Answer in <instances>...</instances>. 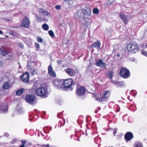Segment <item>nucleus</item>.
I'll return each mask as SVG.
<instances>
[{"label":"nucleus","mask_w":147,"mask_h":147,"mask_svg":"<svg viewBox=\"0 0 147 147\" xmlns=\"http://www.w3.org/2000/svg\"><path fill=\"white\" fill-rule=\"evenodd\" d=\"M61 113H59L58 114V115H57L58 117V118H60V115H61Z\"/></svg>","instance_id":"c03bdc74"},{"label":"nucleus","mask_w":147,"mask_h":147,"mask_svg":"<svg viewBox=\"0 0 147 147\" xmlns=\"http://www.w3.org/2000/svg\"><path fill=\"white\" fill-rule=\"evenodd\" d=\"M93 12L94 14H98L99 12V10L97 8H94L93 9Z\"/></svg>","instance_id":"cd10ccee"},{"label":"nucleus","mask_w":147,"mask_h":147,"mask_svg":"<svg viewBox=\"0 0 147 147\" xmlns=\"http://www.w3.org/2000/svg\"><path fill=\"white\" fill-rule=\"evenodd\" d=\"M11 86V84L9 81L5 82L2 85V88L4 90H6L10 88Z\"/></svg>","instance_id":"2eb2a0df"},{"label":"nucleus","mask_w":147,"mask_h":147,"mask_svg":"<svg viewBox=\"0 0 147 147\" xmlns=\"http://www.w3.org/2000/svg\"><path fill=\"white\" fill-rule=\"evenodd\" d=\"M127 49L129 53L132 54L136 53L139 50V47L136 43L132 42L128 44Z\"/></svg>","instance_id":"f03ea898"},{"label":"nucleus","mask_w":147,"mask_h":147,"mask_svg":"<svg viewBox=\"0 0 147 147\" xmlns=\"http://www.w3.org/2000/svg\"><path fill=\"white\" fill-rule=\"evenodd\" d=\"M129 96L128 97V98L129 99V100H130V101H131V100L129 99Z\"/></svg>","instance_id":"6e6d98bb"},{"label":"nucleus","mask_w":147,"mask_h":147,"mask_svg":"<svg viewBox=\"0 0 147 147\" xmlns=\"http://www.w3.org/2000/svg\"><path fill=\"white\" fill-rule=\"evenodd\" d=\"M107 75L111 79L113 77V72L109 71L107 73Z\"/></svg>","instance_id":"a878e982"},{"label":"nucleus","mask_w":147,"mask_h":147,"mask_svg":"<svg viewBox=\"0 0 147 147\" xmlns=\"http://www.w3.org/2000/svg\"><path fill=\"white\" fill-rule=\"evenodd\" d=\"M42 27L43 29L45 30H47L49 29V26L48 25L46 24H43L42 25Z\"/></svg>","instance_id":"393cba45"},{"label":"nucleus","mask_w":147,"mask_h":147,"mask_svg":"<svg viewBox=\"0 0 147 147\" xmlns=\"http://www.w3.org/2000/svg\"><path fill=\"white\" fill-rule=\"evenodd\" d=\"M8 108L7 105V104H4V105L0 106V112L2 113H5L7 112Z\"/></svg>","instance_id":"a211bd4d"},{"label":"nucleus","mask_w":147,"mask_h":147,"mask_svg":"<svg viewBox=\"0 0 147 147\" xmlns=\"http://www.w3.org/2000/svg\"><path fill=\"white\" fill-rule=\"evenodd\" d=\"M66 74L70 76L74 77L77 73V71L72 68H68L64 70Z\"/></svg>","instance_id":"9d476101"},{"label":"nucleus","mask_w":147,"mask_h":147,"mask_svg":"<svg viewBox=\"0 0 147 147\" xmlns=\"http://www.w3.org/2000/svg\"><path fill=\"white\" fill-rule=\"evenodd\" d=\"M25 145L22 144L19 147H24Z\"/></svg>","instance_id":"49530a36"},{"label":"nucleus","mask_w":147,"mask_h":147,"mask_svg":"<svg viewBox=\"0 0 147 147\" xmlns=\"http://www.w3.org/2000/svg\"><path fill=\"white\" fill-rule=\"evenodd\" d=\"M67 1H68V5H70V4H69V3L71 2V0H65L64 1V2H66Z\"/></svg>","instance_id":"ea45409f"},{"label":"nucleus","mask_w":147,"mask_h":147,"mask_svg":"<svg viewBox=\"0 0 147 147\" xmlns=\"http://www.w3.org/2000/svg\"><path fill=\"white\" fill-rule=\"evenodd\" d=\"M117 56L118 57H119V54H117Z\"/></svg>","instance_id":"4d7b16f0"},{"label":"nucleus","mask_w":147,"mask_h":147,"mask_svg":"<svg viewBox=\"0 0 147 147\" xmlns=\"http://www.w3.org/2000/svg\"><path fill=\"white\" fill-rule=\"evenodd\" d=\"M38 11L40 16L37 15H35V16L37 18L36 20L39 22H40L44 20L43 17L49 16V14L48 11L42 9H39Z\"/></svg>","instance_id":"7ed1b4c3"},{"label":"nucleus","mask_w":147,"mask_h":147,"mask_svg":"<svg viewBox=\"0 0 147 147\" xmlns=\"http://www.w3.org/2000/svg\"><path fill=\"white\" fill-rule=\"evenodd\" d=\"M117 130L118 129L117 128H115L114 129L113 134L114 135V136L117 133Z\"/></svg>","instance_id":"c9c22d12"},{"label":"nucleus","mask_w":147,"mask_h":147,"mask_svg":"<svg viewBox=\"0 0 147 147\" xmlns=\"http://www.w3.org/2000/svg\"><path fill=\"white\" fill-rule=\"evenodd\" d=\"M26 100L27 102L32 105H34L36 103L35 97L32 94L26 95Z\"/></svg>","instance_id":"6e6552de"},{"label":"nucleus","mask_w":147,"mask_h":147,"mask_svg":"<svg viewBox=\"0 0 147 147\" xmlns=\"http://www.w3.org/2000/svg\"><path fill=\"white\" fill-rule=\"evenodd\" d=\"M38 84L36 83L35 82V83L34 85H33L32 88L33 89H35V90L37 89L36 88L38 87Z\"/></svg>","instance_id":"7c9ffc66"},{"label":"nucleus","mask_w":147,"mask_h":147,"mask_svg":"<svg viewBox=\"0 0 147 147\" xmlns=\"http://www.w3.org/2000/svg\"><path fill=\"white\" fill-rule=\"evenodd\" d=\"M43 129L44 132L46 134L48 133L49 132V131L48 130V127H44Z\"/></svg>","instance_id":"bb28decb"},{"label":"nucleus","mask_w":147,"mask_h":147,"mask_svg":"<svg viewBox=\"0 0 147 147\" xmlns=\"http://www.w3.org/2000/svg\"><path fill=\"white\" fill-rule=\"evenodd\" d=\"M65 119H64V120H63L64 123H63V125H62V126H63V125L65 123Z\"/></svg>","instance_id":"3c124183"},{"label":"nucleus","mask_w":147,"mask_h":147,"mask_svg":"<svg viewBox=\"0 0 147 147\" xmlns=\"http://www.w3.org/2000/svg\"><path fill=\"white\" fill-rule=\"evenodd\" d=\"M101 109V108L100 107H99L98 108V110H100Z\"/></svg>","instance_id":"603ef678"},{"label":"nucleus","mask_w":147,"mask_h":147,"mask_svg":"<svg viewBox=\"0 0 147 147\" xmlns=\"http://www.w3.org/2000/svg\"><path fill=\"white\" fill-rule=\"evenodd\" d=\"M48 74L51 76L54 77L56 76V74L53 71V68L51 64L49 65L48 67Z\"/></svg>","instance_id":"f3484780"},{"label":"nucleus","mask_w":147,"mask_h":147,"mask_svg":"<svg viewBox=\"0 0 147 147\" xmlns=\"http://www.w3.org/2000/svg\"><path fill=\"white\" fill-rule=\"evenodd\" d=\"M119 16L123 22L125 24H127L128 22V18L129 16L125 15L122 13H120L119 14Z\"/></svg>","instance_id":"f8f14e48"},{"label":"nucleus","mask_w":147,"mask_h":147,"mask_svg":"<svg viewBox=\"0 0 147 147\" xmlns=\"http://www.w3.org/2000/svg\"><path fill=\"white\" fill-rule=\"evenodd\" d=\"M2 64V61H0V66L1 65V64Z\"/></svg>","instance_id":"8fccbe9b"},{"label":"nucleus","mask_w":147,"mask_h":147,"mask_svg":"<svg viewBox=\"0 0 147 147\" xmlns=\"http://www.w3.org/2000/svg\"><path fill=\"white\" fill-rule=\"evenodd\" d=\"M116 86L118 87L123 86H125V83L122 81L117 82L115 83Z\"/></svg>","instance_id":"4be33fe9"},{"label":"nucleus","mask_w":147,"mask_h":147,"mask_svg":"<svg viewBox=\"0 0 147 147\" xmlns=\"http://www.w3.org/2000/svg\"><path fill=\"white\" fill-rule=\"evenodd\" d=\"M119 74L121 77L124 78H127L130 76L129 70L124 67L122 68L121 69Z\"/></svg>","instance_id":"0eeeda50"},{"label":"nucleus","mask_w":147,"mask_h":147,"mask_svg":"<svg viewBox=\"0 0 147 147\" xmlns=\"http://www.w3.org/2000/svg\"><path fill=\"white\" fill-rule=\"evenodd\" d=\"M30 24V20L27 17H25L22 20L21 26L26 28H28Z\"/></svg>","instance_id":"9b49d317"},{"label":"nucleus","mask_w":147,"mask_h":147,"mask_svg":"<svg viewBox=\"0 0 147 147\" xmlns=\"http://www.w3.org/2000/svg\"><path fill=\"white\" fill-rule=\"evenodd\" d=\"M136 93L137 92L136 91L134 90H132L130 92V94L134 96L136 95Z\"/></svg>","instance_id":"c85d7f7f"},{"label":"nucleus","mask_w":147,"mask_h":147,"mask_svg":"<svg viewBox=\"0 0 147 147\" xmlns=\"http://www.w3.org/2000/svg\"><path fill=\"white\" fill-rule=\"evenodd\" d=\"M22 144L25 145L26 143V141L25 140H22Z\"/></svg>","instance_id":"4c0bfd02"},{"label":"nucleus","mask_w":147,"mask_h":147,"mask_svg":"<svg viewBox=\"0 0 147 147\" xmlns=\"http://www.w3.org/2000/svg\"><path fill=\"white\" fill-rule=\"evenodd\" d=\"M16 110L18 113H22V108L19 105L17 106Z\"/></svg>","instance_id":"b1692460"},{"label":"nucleus","mask_w":147,"mask_h":147,"mask_svg":"<svg viewBox=\"0 0 147 147\" xmlns=\"http://www.w3.org/2000/svg\"><path fill=\"white\" fill-rule=\"evenodd\" d=\"M63 61V60H58L57 61V63L58 65H61Z\"/></svg>","instance_id":"473e14b6"},{"label":"nucleus","mask_w":147,"mask_h":147,"mask_svg":"<svg viewBox=\"0 0 147 147\" xmlns=\"http://www.w3.org/2000/svg\"><path fill=\"white\" fill-rule=\"evenodd\" d=\"M125 138L127 142V141L131 140L133 137V136L132 133L127 132L125 135Z\"/></svg>","instance_id":"dca6fc26"},{"label":"nucleus","mask_w":147,"mask_h":147,"mask_svg":"<svg viewBox=\"0 0 147 147\" xmlns=\"http://www.w3.org/2000/svg\"><path fill=\"white\" fill-rule=\"evenodd\" d=\"M95 65L98 66L103 67L105 65V63L101 59L97 60L96 61Z\"/></svg>","instance_id":"6ab92c4d"},{"label":"nucleus","mask_w":147,"mask_h":147,"mask_svg":"<svg viewBox=\"0 0 147 147\" xmlns=\"http://www.w3.org/2000/svg\"><path fill=\"white\" fill-rule=\"evenodd\" d=\"M44 113H45V112H44Z\"/></svg>","instance_id":"13d9d810"},{"label":"nucleus","mask_w":147,"mask_h":147,"mask_svg":"<svg viewBox=\"0 0 147 147\" xmlns=\"http://www.w3.org/2000/svg\"><path fill=\"white\" fill-rule=\"evenodd\" d=\"M110 93L109 91H105L103 93L101 97L98 98H96V99L97 100H99L102 103H104L108 101V98L110 96Z\"/></svg>","instance_id":"20e7f679"},{"label":"nucleus","mask_w":147,"mask_h":147,"mask_svg":"<svg viewBox=\"0 0 147 147\" xmlns=\"http://www.w3.org/2000/svg\"><path fill=\"white\" fill-rule=\"evenodd\" d=\"M19 46L20 47L22 48H23L24 47V46L23 45V44L21 43H20L19 44Z\"/></svg>","instance_id":"a19ab883"},{"label":"nucleus","mask_w":147,"mask_h":147,"mask_svg":"<svg viewBox=\"0 0 147 147\" xmlns=\"http://www.w3.org/2000/svg\"><path fill=\"white\" fill-rule=\"evenodd\" d=\"M101 43L100 41H98L94 42L93 44L92 47L96 48L98 51L100 49Z\"/></svg>","instance_id":"aec40b11"},{"label":"nucleus","mask_w":147,"mask_h":147,"mask_svg":"<svg viewBox=\"0 0 147 147\" xmlns=\"http://www.w3.org/2000/svg\"><path fill=\"white\" fill-rule=\"evenodd\" d=\"M37 95L40 97L46 98L48 96V91L47 87L41 86L35 90Z\"/></svg>","instance_id":"f257e3e1"},{"label":"nucleus","mask_w":147,"mask_h":147,"mask_svg":"<svg viewBox=\"0 0 147 147\" xmlns=\"http://www.w3.org/2000/svg\"><path fill=\"white\" fill-rule=\"evenodd\" d=\"M60 123H61V125H60V127H61V125L62 122H61V121H59V124Z\"/></svg>","instance_id":"09e8293b"},{"label":"nucleus","mask_w":147,"mask_h":147,"mask_svg":"<svg viewBox=\"0 0 147 147\" xmlns=\"http://www.w3.org/2000/svg\"><path fill=\"white\" fill-rule=\"evenodd\" d=\"M55 8L57 10L60 9L61 8V5H57L55 7Z\"/></svg>","instance_id":"f704fd0d"},{"label":"nucleus","mask_w":147,"mask_h":147,"mask_svg":"<svg viewBox=\"0 0 147 147\" xmlns=\"http://www.w3.org/2000/svg\"><path fill=\"white\" fill-rule=\"evenodd\" d=\"M73 80L71 78L63 80V89H65V90L68 89L71 90H72L71 86L73 84Z\"/></svg>","instance_id":"39448f33"},{"label":"nucleus","mask_w":147,"mask_h":147,"mask_svg":"<svg viewBox=\"0 0 147 147\" xmlns=\"http://www.w3.org/2000/svg\"><path fill=\"white\" fill-rule=\"evenodd\" d=\"M142 54L144 55L147 56V52L144 50H143L142 51Z\"/></svg>","instance_id":"2f4dec72"},{"label":"nucleus","mask_w":147,"mask_h":147,"mask_svg":"<svg viewBox=\"0 0 147 147\" xmlns=\"http://www.w3.org/2000/svg\"><path fill=\"white\" fill-rule=\"evenodd\" d=\"M37 40L39 42H43V40L40 37H38L37 38Z\"/></svg>","instance_id":"72a5a7b5"},{"label":"nucleus","mask_w":147,"mask_h":147,"mask_svg":"<svg viewBox=\"0 0 147 147\" xmlns=\"http://www.w3.org/2000/svg\"><path fill=\"white\" fill-rule=\"evenodd\" d=\"M63 80L60 79H55L53 81L54 86L56 88L59 89H63Z\"/></svg>","instance_id":"423d86ee"},{"label":"nucleus","mask_w":147,"mask_h":147,"mask_svg":"<svg viewBox=\"0 0 147 147\" xmlns=\"http://www.w3.org/2000/svg\"><path fill=\"white\" fill-rule=\"evenodd\" d=\"M3 32L1 30H0V34L2 35L3 34Z\"/></svg>","instance_id":"de8ad7c7"},{"label":"nucleus","mask_w":147,"mask_h":147,"mask_svg":"<svg viewBox=\"0 0 147 147\" xmlns=\"http://www.w3.org/2000/svg\"><path fill=\"white\" fill-rule=\"evenodd\" d=\"M35 45L36 47H39V44L38 43H36L35 44Z\"/></svg>","instance_id":"79ce46f5"},{"label":"nucleus","mask_w":147,"mask_h":147,"mask_svg":"<svg viewBox=\"0 0 147 147\" xmlns=\"http://www.w3.org/2000/svg\"><path fill=\"white\" fill-rule=\"evenodd\" d=\"M49 35L52 37H53L55 35L53 32L51 30L49 31L48 32Z\"/></svg>","instance_id":"c756f323"},{"label":"nucleus","mask_w":147,"mask_h":147,"mask_svg":"<svg viewBox=\"0 0 147 147\" xmlns=\"http://www.w3.org/2000/svg\"><path fill=\"white\" fill-rule=\"evenodd\" d=\"M98 111V110L96 111H95V113H97V111Z\"/></svg>","instance_id":"864d4df0"},{"label":"nucleus","mask_w":147,"mask_h":147,"mask_svg":"<svg viewBox=\"0 0 147 147\" xmlns=\"http://www.w3.org/2000/svg\"><path fill=\"white\" fill-rule=\"evenodd\" d=\"M82 12L84 14L83 16L84 19L88 18L91 15V11L90 8L86 7L82 9Z\"/></svg>","instance_id":"1a4fd4ad"},{"label":"nucleus","mask_w":147,"mask_h":147,"mask_svg":"<svg viewBox=\"0 0 147 147\" xmlns=\"http://www.w3.org/2000/svg\"><path fill=\"white\" fill-rule=\"evenodd\" d=\"M58 104H59L60 105H61L62 103V102H61V100H60V102H59V101H58V102H57Z\"/></svg>","instance_id":"a18cd8bd"},{"label":"nucleus","mask_w":147,"mask_h":147,"mask_svg":"<svg viewBox=\"0 0 147 147\" xmlns=\"http://www.w3.org/2000/svg\"><path fill=\"white\" fill-rule=\"evenodd\" d=\"M72 137H73V136H72V135H71V136H70L71 138H72Z\"/></svg>","instance_id":"5fc2aeb1"},{"label":"nucleus","mask_w":147,"mask_h":147,"mask_svg":"<svg viewBox=\"0 0 147 147\" xmlns=\"http://www.w3.org/2000/svg\"><path fill=\"white\" fill-rule=\"evenodd\" d=\"M35 69H31L30 70V72H31V74L33 75H34V74H35Z\"/></svg>","instance_id":"e433bc0d"},{"label":"nucleus","mask_w":147,"mask_h":147,"mask_svg":"<svg viewBox=\"0 0 147 147\" xmlns=\"http://www.w3.org/2000/svg\"><path fill=\"white\" fill-rule=\"evenodd\" d=\"M30 75L29 73L25 72L22 75L21 80L25 82H28L29 80Z\"/></svg>","instance_id":"ddd939ff"},{"label":"nucleus","mask_w":147,"mask_h":147,"mask_svg":"<svg viewBox=\"0 0 147 147\" xmlns=\"http://www.w3.org/2000/svg\"><path fill=\"white\" fill-rule=\"evenodd\" d=\"M85 91V88L82 87L77 88L76 93L78 96H82L84 94Z\"/></svg>","instance_id":"4468645a"},{"label":"nucleus","mask_w":147,"mask_h":147,"mask_svg":"<svg viewBox=\"0 0 147 147\" xmlns=\"http://www.w3.org/2000/svg\"><path fill=\"white\" fill-rule=\"evenodd\" d=\"M142 46L143 47H146V48H147V41L146 42V43H144L143 44Z\"/></svg>","instance_id":"58836bf2"},{"label":"nucleus","mask_w":147,"mask_h":147,"mask_svg":"<svg viewBox=\"0 0 147 147\" xmlns=\"http://www.w3.org/2000/svg\"><path fill=\"white\" fill-rule=\"evenodd\" d=\"M4 135L5 136L7 137L9 136V134L7 133H5L4 134Z\"/></svg>","instance_id":"37998d69"},{"label":"nucleus","mask_w":147,"mask_h":147,"mask_svg":"<svg viewBox=\"0 0 147 147\" xmlns=\"http://www.w3.org/2000/svg\"><path fill=\"white\" fill-rule=\"evenodd\" d=\"M134 147H143V146L141 142H137L134 144Z\"/></svg>","instance_id":"5701e85b"},{"label":"nucleus","mask_w":147,"mask_h":147,"mask_svg":"<svg viewBox=\"0 0 147 147\" xmlns=\"http://www.w3.org/2000/svg\"><path fill=\"white\" fill-rule=\"evenodd\" d=\"M25 91V89L24 88H22L16 91V94L18 96H20L22 94L23 92Z\"/></svg>","instance_id":"412c9836"}]
</instances>
